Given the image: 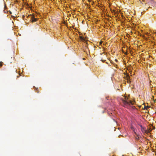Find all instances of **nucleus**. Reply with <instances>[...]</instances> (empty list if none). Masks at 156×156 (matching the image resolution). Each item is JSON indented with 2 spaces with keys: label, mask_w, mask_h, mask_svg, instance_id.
I'll return each mask as SVG.
<instances>
[{
  "label": "nucleus",
  "mask_w": 156,
  "mask_h": 156,
  "mask_svg": "<svg viewBox=\"0 0 156 156\" xmlns=\"http://www.w3.org/2000/svg\"><path fill=\"white\" fill-rule=\"evenodd\" d=\"M122 101L123 106L127 108H128L129 106L131 105H133L135 103L134 101L128 100H126L123 99L122 100Z\"/></svg>",
  "instance_id": "nucleus-1"
},
{
  "label": "nucleus",
  "mask_w": 156,
  "mask_h": 156,
  "mask_svg": "<svg viewBox=\"0 0 156 156\" xmlns=\"http://www.w3.org/2000/svg\"><path fill=\"white\" fill-rule=\"evenodd\" d=\"M30 20H31V22L33 23L34 22H36L37 20V19L35 18L34 16H30Z\"/></svg>",
  "instance_id": "nucleus-2"
},
{
  "label": "nucleus",
  "mask_w": 156,
  "mask_h": 156,
  "mask_svg": "<svg viewBox=\"0 0 156 156\" xmlns=\"http://www.w3.org/2000/svg\"><path fill=\"white\" fill-rule=\"evenodd\" d=\"M141 130L143 132H144L145 133H148L149 132V131H148L147 130H145L144 127H142V126H141Z\"/></svg>",
  "instance_id": "nucleus-3"
},
{
  "label": "nucleus",
  "mask_w": 156,
  "mask_h": 156,
  "mask_svg": "<svg viewBox=\"0 0 156 156\" xmlns=\"http://www.w3.org/2000/svg\"><path fill=\"white\" fill-rule=\"evenodd\" d=\"M129 78H130V77H129V75H126V80H127L128 82H130V80H129Z\"/></svg>",
  "instance_id": "nucleus-4"
},
{
  "label": "nucleus",
  "mask_w": 156,
  "mask_h": 156,
  "mask_svg": "<svg viewBox=\"0 0 156 156\" xmlns=\"http://www.w3.org/2000/svg\"><path fill=\"white\" fill-rule=\"evenodd\" d=\"M80 39L82 41H84L85 40V39L84 38V37H83L81 36H80L79 37Z\"/></svg>",
  "instance_id": "nucleus-5"
},
{
  "label": "nucleus",
  "mask_w": 156,
  "mask_h": 156,
  "mask_svg": "<svg viewBox=\"0 0 156 156\" xmlns=\"http://www.w3.org/2000/svg\"><path fill=\"white\" fill-rule=\"evenodd\" d=\"M2 66V62H0V66L1 67Z\"/></svg>",
  "instance_id": "nucleus-6"
},
{
  "label": "nucleus",
  "mask_w": 156,
  "mask_h": 156,
  "mask_svg": "<svg viewBox=\"0 0 156 156\" xmlns=\"http://www.w3.org/2000/svg\"><path fill=\"white\" fill-rule=\"evenodd\" d=\"M136 139L137 140H138L139 139V137H136Z\"/></svg>",
  "instance_id": "nucleus-7"
},
{
  "label": "nucleus",
  "mask_w": 156,
  "mask_h": 156,
  "mask_svg": "<svg viewBox=\"0 0 156 156\" xmlns=\"http://www.w3.org/2000/svg\"><path fill=\"white\" fill-rule=\"evenodd\" d=\"M83 60H85V58H83Z\"/></svg>",
  "instance_id": "nucleus-8"
},
{
  "label": "nucleus",
  "mask_w": 156,
  "mask_h": 156,
  "mask_svg": "<svg viewBox=\"0 0 156 156\" xmlns=\"http://www.w3.org/2000/svg\"><path fill=\"white\" fill-rule=\"evenodd\" d=\"M115 61H117V60L116 59H115Z\"/></svg>",
  "instance_id": "nucleus-9"
},
{
  "label": "nucleus",
  "mask_w": 156,
  "mask_h": 156,
  "mask_svg": "<svg viewBox=\"0 0 156 156\" xmlns=\"http://www.w3.org/2000/svg\"><path fill=\"white\" fill-rule=\"evenodd\" d=\"M37 93H38V92H39V91H38V90H37Z\"/></svg>",
  "instance_id": "nucleus-10"
}]
</instances>
